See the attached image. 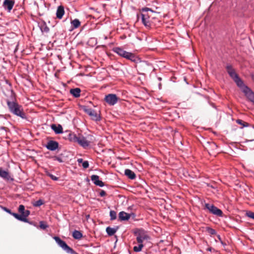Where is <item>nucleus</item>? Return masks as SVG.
Instances as JSON below:
<instances>
[{
	"mask_svg": "<svg viewBox=\"0 0 254 254\" xmlns=\"http://www.w3.org/2000/svg\"><path fill=\"white\" fill-rule=\"evenodd\" d=\"M7 105L9 111L12 114L23 119L26 118L22 106L19 105L17 102L7 100Z\"/></svg>",
	"mask_w": 254,
	"mask_h": 254,
	"instance_id": "obj_1",
	"label": "nucleus"
},
{
	"mask_svg": "<svg viewBox=\"0 0 254 254\" xmlns=\"http://www.w3.org/2000/svg\"><path fill=\"white\" fill-rule=\"evenodd\" d=\"M113 51L120 56L130 60L131 62L137 63L139 60L137 57L133 54L127 52L120 47H115L114 48Z\"/></svg>",
	"mask_w": 254,
	"mask_h": 254,
	"instance_id": "obj_2",
	"label": "nucleus"
},
{
	"mask_svg": "<svg viewBox=\"0 0 254 254\" xmlns=\"http://www.w3.org/2000/svg\"><path fill=\"white\" fill-rule=\"evenodd\" d=\"M69 140L73 142L78 143L80 146L86 148L89 145L90 142L83 136H76L74 134H70Z\"/></svg>",
	"mask_w": 254,
	"mask_h": 254,
	"instance_id": "obj_3",
	"label": "nucleus"
},
{
	"mask_svg": "<svg viewBox=\"0 0 254 254\" xmlns=\"http://www.w3.org/2000/svg\"><path fill=\"white\" fill-rule=\"evenodd\" d=\"M18 212V214L16 213H12L11 214L17 219L24 222H28L27 217L29 215L30 211L25 210V207H19Z\"/></svg>",
	"mask_w": 254,
	"mask_h": 254,
	"instance_id": "obj_4",
	"label": "nucleus"
},
{
	"mask_svg": "<svg viewBox=\"0 0 254 254\" xmlns=\"http://www.w3.org/2000/svg\"><path fill=\"white\" fill-rule=\"evenodd\" d=\"M141 11L142 13H141V16L142 22L145 27L149 28L151 25V23L149 20L150 16L146 12L149 11L153 12V11L151 9L147 7L142 8Z\"/></svg>",
	"mask_w": 254,
	"mask_h": 254,
	"instance_id": "obj_5",
	"label": "nucleus"
},
{
	"mask_svg": "<svg viewBox=\"0 0 254 254\" xmlns=\"http://www.w3.org/2000/svg\"><path fill=\"white\" fill-rule=\"evenodd\" d=\"M54 239L55 240L56 243L59 245V246L61 247L66 253L71 254H75L74 251L72 249L70 248L64 241L61 240L59 237L55 236L54 237Z\"/></svg>",
	"mask_w": 254,
	"mask_h": 254,
	"instance_id": "obj_6",
	"label": "nucleus"
},
{
	"mask_svg": "<svg viewBox=\"0 0 254 254\" xmlns=\"http://www.w3.org/2000/svg\"><path fill=\"white\" fill-rule=\"evenodd\" d=\"M82 109L84 111L85 113H86L87 114H88L91 118L92 120L95 121H98L100 120V116L99 114H98L95 111L93 110L91 108H89L86 106H83Z\"/></svg>",
	"mask_w": 254,
	"mask_h": 254,
	"instance_id": "obj_7",
	"label": "nucleus"
},
{
	"mask_svg": "<svg viewBox=\"0 0 254 254\" xmlns=\"http://www.w3.org/2000/svg\"><path fill=\"white\" fill-rule=\"evenodd\" d=\"M119 98L115 94H109L105 96V101L110 106L115 105L118 101Z\"/></svg>",
	"mask_w": 254,
	"mask_h": 254,
	"instance_id": "obj_8",
	"label": "nucleus"
},
{
	"mask_svg": "<svg viewBox=\"0 0 254 254\" xmlns=\"http://www.w3.org/2000/svg\"><path fill=\"white\" fill-rule=\"evenodd\" d=\"M0 177L7 182H12L14 180L8 170H4L2 168H0Z\"/></svg>",
	"mask_w": 254,
	"mask_h": 254,
	"instance_id": "obj_9",
	"label": "nucleus"
},
{
	"mask_svg": "<svg viewBox=\"0 0 254 254\" xmlns=\"http://www.w3.org/2000/svg\"><path fill=\"white\" fill-rule=\"evenodd\" d=\"M244 92L245 95L247 97L249 100L253 102L254 104V92L249 88L245 87Z\"/></svg>",
	"mask_w": 254,
	"mask_h": 254,
	"instance_id": "obj_10",
	"label": "nucleus"
},
{
	"mask_svg": "<svg viewBox=\"0 0 254 254\" xmlns=\"http://www.w3.org/2000/svg\"><path fill=\"white\" fill-rule=\"evenodd\" d=\"M14 4V1L12 0H4L2 6L7 12H10Z\"/></svg>",
	"mask_w": 254,
	"mask_h": 254,
	"instance_id": "obj_11",
	"label": "nucleus"
},
{
	"mask_svg": "<svg viewBox=\"0 0 254 254\" xmlns=\"http://www.w3.org/2000/svg\"><path fill=\"white\" fill-rule=\"evenodd\" d=\"M46 147L49 150L54 151L58 148L59 143L56 141L50 140L47 143Z\"/></svg>",
	"mask_w": 254,
	"mask_h": 254,
	"instance_id": "obj_12",
	"label": "nucleus"
},
{
	"mask_svg": "<svg viewBox=\"0 0 254 254\" xmlns=\"http://www.w3.org/2000/svg\"><path fill=\"white\" fill-rule=\"evenodd\" d=\"M131 215L134 216V213H129L121 211L119 214V218L121 221H126L128 220Z\"/></svg>",
	"mask_w": 254,
	"mask_h": 254,
	"instance_id": "obj_13",
	"label": "nucleus"
},
{
	"mask_svg": "<svg viewBox=\"0 0 254 254\" xmlns=\"http://www.w3.org/2000/svg\"><path fill=\"white\" fill-rule=\"evenodd\" d=\"M91 180L92 182L96 186L102 187L104 186V183L99 180V177L96 175H93L91 176Z\"/></svg>",
	"mask_w": 254,
	"mask_h": 254,
	"instance_id": "obj_14",
	"label": "nucleus"
},
{
	"mask_svg": "<svg viewBox=\"0 0 254 254\" xmlns=\"http://www.w3.org/2000/svg\"><path fill=\"white\" fill-rule=\"evenodd\" d=\"M208 209L209 212L216 215L218 216H222L223 212L221 210L218 208V207H205Z\"/></svg>",
	"mask_w": 254,
	"mask_h": 254,
	"instance_id": "obj_15",
	"label": "nucleus"
},
{
	"mask_svg": "<svg viewBox=\"0 0 254 254\" xmlns=\"http://www.w3.org/2000/svg\"><path fill=\"white\" fill-rule=\"evenodd\" d=\"M64 7L63 5L59 6L56 11L57 18L59 19H62L64 14Z\"/></svg>",
	"mask_w": 254,
	"mask_h": 254,
	"instance_id": "obj_16",
	"label": "nucleus"
},
{
	"mask_svg": "<svg viewBox=\"0 0 254 254\" xmlns=\"http://www.w3.org/2000/svg\"><path fill=\"white\" fill-rule=\"evenodd\" d=\"M51 128L56 134L62 133L63 132L62 126L60 125L57 126L55 124H52L51 125Z\"/></svg>",
	"mask_w": 254,
	"mask_h": 254,
	"instance_id": "obj_17",
	"label": "nucleus"
},
{
	"mask_svg": "<svg viewBox=\"0 0 254 254\" xmlns=\"http://www.w3.org/2000/svg\"><path fill=\"white\" fill-rule=\"evenodd\" d=\"M237 86L241 88L242 91L244 92V90L245 89V87H248L247 86H246L243 81L241 79V78L238 77L235 80H234Z\"/></svg>",
	"mask_w": 254,
	"mask_h": 254,
	"instance_id": "obj_18",
	"label": "nucleus"
},
{
	"mask_svg": "<svg viewBox=\"0 0 254 254\" xmlns=\"http://www.w3.org/2000/svg\"><path fill=\"white\" fill-rule=\"evenodd\" d=\"M148 238V237L147 235L139 233L136 237V241L139 244H142L144 240H147Z\"/></svg>",
	"mask_w": 254,
	"mask_h": 254,
	"instance_id": "obj_19",
	"label": "nucleus"
},
{
	"mask_svg": "<svg viewBox=\"0 0 254 254\" xmlns=\"http://www.w3.org/2000/svg\"><path fill=\"white\" fill-rule=\"evenodd\" d=\"M81 90L79 88L71 89L70 93L75 98H78L80 95Z\"/></svg>",
	"mask_w": 254,
	"mask_h": 254,
	"instance_id": "obj_20",
	"label": "nucleus"
},
{
	"mask_svg": "<svg viewBox=\"0 0 254 254\" xmlns=\"http://www.w3.org/2000/svg\"><path fill=\"white\" fill-rule=\"evenodd\" d=\"M125 174L126 176H127L129 179L133 180L135 178L136 175L135 173L130 169H126L125 170Z\"/></svg>",
	"mask_w": 254,
	"mask_h": 254,
	"instance_id": "obj_21",
	"label": "nucleus"
},
{
	"mask_svg": "<svg viewBox=\"0 0 254 254\" xmlns=\"http://www.w3.org/2000/svg\"><path fill=\"white\" fill-rule=\"evenodd\" d=\"M72 237L77 240H80L82 238V234L79 231L74 230L72 233Z\"/></svg>",
	"mask_w": 254,
	"mask_h": 254,
	"instance_id": "obj_22",
	"label": "nucleus"
},
{
	"mask_svg": "<svg viewBox=\"0 0 254 254\" xmlns=\"http://www.w3.org/2000/svg\"><path fill=\"white\" fill-rule=\"evenodd\" d=\"M71 24L72 26V29H76L79 27L80 25V22L78 19H75L71 21Z\"/></svg>",
	"mask_w": 254,
	"mask_h": 254,
	"instance_id": "obj_23",
	"label": "nucleus"
},
{
	"mask_svg": "<svg viewBox=\"0 0 254 254\" xmlns=\"http://www.w3.org/2000/svg\"><path fill=\"white\" fill-rule=\"evenodd\" d=\"M40 28L42 32L48 33L50 30L49 28L45 22L41 24Z\"/></svg>",
	"mask_w": 254,
	"mask_h": 254,
	"instance_id": "obj_24",
	"label": "nucleus"
},
{
	"mask_svg": "<svg viewBox=\"0 0 254 254\" xmlns=\"http://www.w3.org/2000/svg\"><path fill=\"white\" fill-rule=\"evenodd\" d=\"M117 231V228H113L110 227H108L106 228V232L109 236L114 235Z\"/></svg>",
	"mask_w": 254,
	"mask_h": 254,
	"instance_id": "obj_25",
	"label": "nucleus"
},
{
	"mask_svg": "<svg viewBox=\"0 0 254 254\" xmlns=\"http://www.w3.org/2000/svg\"><path fill=\"white\" fill-rule=\"evenodd\" d=\"M236 122L237 124L242 126V127H241V128H243L244 127H248L250 126L249 123L245 122L240 119L237 120Z\"/></svg>",
	"mask_w": 254,
	"mask_h": 254,
	"instance_id": "obj_26",
	"label": "nucleus"
},
{
	"mask_svg": "<svg viewBox=\"0 0 254 254\" xmlns=\"http://www.w3.org/2000/svg\"><path fill=\"white\" fill-rule=\"evenodd\" d=\"M110 220H114L117 218V213L116 212L113 210H111L110 212Z\"/></svg>",
	"mask_w": 254,
	"mask_h": 254,
	"instance_id": "obj_27",
	"label": "nucleus"
},
{
	"mask_svg": "<svg viewBox=\"0 0 254 254\" xmlns=\"http://www.w3.org/2000/svg\"><path fill=\"white\" fill-rule=\"evenodd\" d=\"M143 247L142 244H139L138 246H135L133 247V251L135 252H139L141 251Z\"/></svg>",
	"mask_w": 254,
	"mask_h": 254,
	"instance_id": "obj_28",
	"label": "nucleus"
},
{
	"mask_svg": "<svg viewBox=\"0 0 254 254\" xmlns=\"http://www.w3.org/2000/svg\"><path fill=\"white\" fill-rule=\"evenodd\" d=\"M44 204V200L42 199H39L37 201H36L33 203V206H40Z\"/></svg>",
	"mask_w": 254,
	"mask_h": 254,
	"instance_id": "obj_29",
	"label": "nucleus"
},
{
	"mask_svg": "<svg viewBox=\"0 0 254 254\" xmlns=\"http://www.w3.org/2000/svg\"><path fill=\"white\" fill-rule=\"evenodd\" d=\"M246 215L248 217L254 219V212L251 211H246Z\"/></svg>",
	"mask_w": 254,
	"mask_h": 254,
	"instance_id": "obj_30",
	"label": "nucleus"
},
{
	"mask_svg": "<svg viewBox=\"0 0 254 254\" xmlns=\"http://www.w3.org/2000/svg\"><path fill=\"white\" fill-rule=\"evenodd\" d=\"M226 68L228 74H229V73L235 71L232 65L230 64L227 65Z\"/></svg>",
	"mask_w": 254,
	"mask_h": 254,
	"instance_id": "obj_31",
	"label": "nucleus"
},
{
	"mask_svg": "<svg viewBox=\"0 0 254 254\" xmlns=\"http://www.w3.org/2000/svg\"><path fill=\"white\" fill-rule=\"evenodd\" d=\"M48 226L47 225V224L44 222V221H40V228L42 229L45 230L47 228H48Z\"/></svg>",
	"mask_w": 254,
	"mask_h": 254,
	"instance_id": "obj_32",
	"label": "nucleus"
},
{
	"mask_svg": "<svg viewBox=\"0 0 254 254\" xmlns=\"http://www.w3.org/2000/svg\"><path fill=\"white\" fill-rule=\"evenodd\" d=\"M229 75L234 80L239 77L238 75L235 71L229 73Z\"/></svg>",
	"mask_w": 254,
	"mask_h": 254,
	"instance_id": "obj_33",
	"label": "nucleus"
},
{
	"mask_svg": "<svg viewBox=\"0 0 254 254\" xmlns=\"http://www.w3.org/2000/svg\"><path fill=\"white\" fill-rule=\"evenodd\" d=\"M207 231L208 232V233H209L211 235H215V234H216L215 230L214 229H212V228H209V227H207Z\"/></svg>",
	"mask_w": 254,
	"mask_h": 254,
	"instance_id": "obj_34",
	"label": "nucleus"
},
{
	"mask_svg": "<svg viewBox=\"0 0 254 254\" xmlns=\"http://www.w3.org/2000/svg\"><path fill=\"white\" fill-rule=\"evenodd\" d=\"M82 167L84 169H86L89 167V163L87 161H84L82 162Z\"/></svg>",
	"mask_w": 254,
	"mask_h": 254,
	"instance_id": "obj_35",
	"label": "nucleus"
},
{
	"mask_svg": "<svg viewBox=\"0 0 254 254\" xmlns=\"http://www.w3.org/2000/svg\"><path fill=\"white\" fill-rule=\"evenodd\" d=\"M47 175L51 178V179L54 181H57L58 180V178L55 176L54 175L48 173Z\"/></svg>",
	"mask_w": 254,
	"mask_h": 254,
	"instance_id": "obj_36",
	"label": "nucleus"
},
{
	"mask_svg": "<svg viewBox=\"0 0 254 254\" xmlns=\"http://www.w3.org/2000/svg\"><path fill=\"white\" fill-rule=\"evenodd\" d=\"M106 191L103 190H101L99 192V195L101 196H105L106 195Z\"/></svg>",
	"mask_w": 254,
	"mask_h": 254,
	"instance_id": "obj_37",
	"label": "nucleus"
},
{
	"mask_svg": "<svg viewBox=\"0 0 254 254\" xmlns=\"http://www.w3.org/2000/svg\"><path fill=\"white\" fill-rule=\"evenodd\" d=\"M54 160H57L58 161H59V162H63V160H62V159L60 157H57V156H55L54 157Z\"/></svg>",
	"mask_w": 254,
	"mask_h": 254,
	"instance_id": "obj_38",
	"label": "nucleus"
},
{
	"mask_svg": "<svg viewBox=\"0 0 254 254\" xmlns=\"http://www.w3.org/2000/svg\"><path fill=\"white\" fill-rule=\"evenodd\" d=\"M2 208H3V209H4L5 211H6V212H9V213H11V212H10V210L9 209H8L7 207H2Z\"/></svg>",
	"mask_w": 254,
	"mask_h": 254,
	"instance_id": "obj_39",
	"label": "nucleus"
},
{
	"mask_svg": "<svg viewBox=\"0 0 254 254\" xmlns=\"http://www.w3.org/2000/svg\"><path fill=\"white\" fill-rule=\"evenodd\" d=\"M85 218L87 220H88V219L90 218V215L89 214H85Z\"/></svg>",
	"mask_w": 254,
	"mask_h": 254,
	"instance_id": "obj_40",
	"label": "nucleus"
},
{
	"mask_svg": "<svg viewBox=\"0 0 254 254\" xmlns=\"http://www.w3.org/2000/svg\"><path fill=\"white\" fill-rule=\"evenodd\" d=\"M77 162L80 163H82L83 161V159H81V158H80V159H78L77 160Z\"/></svg>",
	"mask_w": 254,
	"mask_h": 254,
	"instance_id": "obj_41",
	"label": "nucleus"
},
{
	"mask_svg": "<svg viewBox=\"0 0 254 254\" xmlns=\"http://www.w3.org/2000/svg\"><path fill=\"white\" fill-rule=\"evenodd\" d=\"M205 206L207 207V206H214L213 205V204H209L208 203H206L205 205Z\"/></svg>",
	"mask_w": 254,
	"mask_h": 254,
	"instance_id": "obj_42",
	"label": "nucleus"
},
{
	"mask_svg": "<svg viewBox=\"0 0 254 254\" xmlns=\"http://www.w3.org/2000/svg\"><path fill=\"white\" fill-rule=\"evenodd\" d=\"M5 128V127H3V126H1V127H0V129H2V130H4Z\"/></svg>",
	"mask_w": 254,
	"mask_h": 254,
	"instance_id": "obj_43",
	"label": "nucleus"
},
{
	"mask_svg": "<svg viewBox=\"0 0 254 254\" xmlns=\"http://www.w3.org/2000/svg\"><path fill=\"white\" fill-rule=\"evenodd\" d=\"M253 141H254V139H251V140H246V142Z\"/></svg>",
	"mask_w": 254,
	"mask_h": 254,
	"instance_id": "obj_44",
	"label": "nucleus"
},
{
	"mask_svg": "<svg viewBox=\"0 0 254 254\" xmlns=\"http://www.w3.org/2000/svg\"><path fill=\"white\" fill-rule=\"evenodd\" d=\"M212 146H215V147H217V146H216V144H215L214 143H212Z\"/></svg>",
	"mask_w": 254,
	"mask_h": 254,
	"instance_id": "obj_45",
	"label": "nucleus"
},
{
	"mask_svg": "<svg viewBox=\"0 0 254 254\" xmlns=\"http://www.w3.org/2000/svg\"><path fill=\"white\" fill-rule=\"evenodd\" d=\"M107 39V37L106 36H104V39Z\"/></svg>",
	"mask_w": 254,
	"mask_h": 254,
	"instance_id": "obj_46",
	"label": "nucleus"
},
{
	"mask_svg": "<svg viewBox=\"0 0 254 254\" xmlns=\"http://www.w3.org/2000/svg\"><path fill=\"white\" fill-rule=\"evenodd\" d=\"M19 206H20V207H22V206H24L23 205H20Z\"/></svg>",
	"mask_w": 254,
	"mask_h": 254,
	"instance_id": "obj_47",
	"label": "nucleus"
},
{
	"mask_svg": "<svg viewBox=\"0 0 254 254\" xmlns=\"http://www.w3.org/2000/svg\"><path fill=\"white\" fill-rule=\"evenodd\" d=\"M252 128L254 129V126H253Z\"/></svg>",
	"mask_w": 254,
	"mask_h": 254,
	"instance_id": "obj_48",
	"label": "nucleus"
},
{
	"mask_svg": "<svg viewBox=\"0 0 254 254\" xmlns=\"http://www.w3.org/2000/svg\"><path fill=\"white\" fill-rule=\"evenodd\" d=\"M2 117V115H0V117Z\"/></svg>",
	"mask_w": 254,
	"mask_h": 254,
	"instance_id": "obj_49",
	"label": "nucleus"
}]
</instances>
